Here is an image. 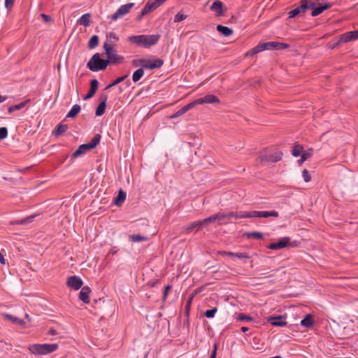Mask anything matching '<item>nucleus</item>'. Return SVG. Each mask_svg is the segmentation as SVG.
Returning <instances> with one entry per match:
<instances>
[{
  "label": "nucleus",
  "mask_w": 358,
  "mask_h": 358,
  "mask_svg": "<svg viewBox=\"0 0 358 358\" xmlns=\"http://www.w3.org/2000/svg\"><path fill=\"white\" fill-rule=\"evenodd\" d=\"M134 3H128L120 6L118 9L110 16V18L113 21H115L119 18H121L126 14H127L130 10L134 7Z\"/></svg>",
  "instance_id": "6e6552de"
},
{
  "label": "nucleus",
  "mask_w": 358,
  "mask_h": 358,
  "mask_svg": "<svg viewBox=\"0 0 358 358\" xmlns=\"http://www.w3.org/2000/svg\"><path fill=\"white\" fill-rule=\"evenodd\" d=\"M67 129L68 126L66 124H59L52 133L55 136H58L64 134Z\"/></svg>",
  "instance_id": "c756f323"
},
{
  "label": "nucleus",
  "mask_w": 358,
  "mask_h": 358,
  "mask_svg": "<svg viewBox=\"0 0 358 358\" xmlns=\"http://www.w3.org/2000/svg\"><path fill=\"white\" fill-rule=\"evenodd\" d=\"M300 156L301 159L303 160V162H305L308 159L303 153H301Z\"/></svg>",
  "instance_id": "69168bd1"
},
{
  "label": "nucleus",
  "mask_w": 358,
  "mask_h": 358,
  "mask_svg": "<svg viewBox=\"0 0 358 358\" xmlns=\"http://www.w3.org/2000/svg\"><path fill=\"white\" fill-rule=\"evenodd\" d=\"M159 38L160 35L159 34L137 35L129 36L128 38V41L131 43L148 48L150 46L157 44L159 40Z\"/></svg>",
  "instance_id": "f03ea898"
},
{
  "label": "nucleus",
  "mask_w": 358,
  "mask_h": 358,
  "mask_svg": "<svg viewBox=\"0 0 358 358\" xmlns=\"http://www.w3.org/2000/svg\"><path fill=\"white\" fill-rule=\"evenodd\" d=\"M217 350V344L215 343L213 345V351L210 353V355L209 358H215L216 357Z\"/></svg>",
  "instance_id": "5fc2aeb1"
},
{
  "label": "nucleus",
  "mask_w": 358,
  "mask_h": 358,
  "mask_svg": "<svg viewBox=\"0 0 358 358\" xmlns=\"http://www.w3.org/2000/svg\"><path fill=\"white\" fill-rule=\"evenodd\" d=\"M107 100V95H102L101 96V102L96 108L95 113L96 116H101L105 113Z\"/></svg>",
  "instance_id": "412c9836"
},
{
  "label": "nucleus",
  "mask_w": 358,
  "mask_h": 358,
  "mask_svg": "<svg viewBox=\"0 0 358 358\" xmlns=\"http://www.w3.org/2000/svg\"><path fill=\"white\" fill-rule=\"evenodd\" d=\"M90 22L91 15L90 13H85L78 20V23L80 25H83L85 27H89L90 24Z\"/></svg>",
  "instance_id": "393cba45"
},
{
  "label": "nucleus",
  "mask_w": 358,
  "mask_h": 358,
  "mask_svg": "<svg viewBox=\"0 0 358 358\" xmlns=\"http://www.w3.org/2000/svg\"><path fill=\"white\" fill-rule=\"evenodd\" d=\"M187 15L181 12L178 13L174 17V22H180L187 18Z\"/></svg>",
  "instance_id": "37998d69"
},
{
  "label": "nucleus",
  "mask_w": 358,
  "mask_h": 358,
  "mask_svg": "<svg viewBox=\"0 0 358 358\" xmlns=\"http://www.w3.org/2000/svg\"><path fill=\"white\" fill-rule=\"evenodd\" d=\"M217 220H220L223 219H230L229 218V213H218L215 214Z\"/></svg>",
  "instance_id": "a18cd8bd"
},
{
  "label": "nucleus",
  "mask_w": 358,
  "mask_h": 358,
  "mask_svg": "<svg viewBox=\"0 0 358 358\" xmlns=\"http://www.w3.org/2000/svg\"><path fill=\"white\" fill-rule=\"evenodd\" d=\"M194 297V295H192L189 299L188 301H187V303L185 305V309H186V312L187 313H189V307H190V305H191V303H192V300Z\"/></svg>",
  "instance_id": "4d7b16f0"
},
{
  "label": "nucleus",
  "mask_w": 358,
  "mask_h": 358,
  "mask_svg": "<svg viewBox=\"0 0 358 358\" xmlns=\"http://www.w3.org/2000/svg\"><path fill=\"white\" fill-rule=\"evenodd\" d=\"M108 65L109 61L101 59L99 53L94 54L87 64V68L93 72L104 70Z\"/></svg>",
  "instance_id": "20e7f679"
},
{
  "label": "nucleus",
  "mask_w": 358,
  "mask_h": 358,
  "mask_svg": "<svg viewBox=\"0 0 358 358\" xmlns=\"http://www.w3.org/2000/svg\"><path fill=\"white\" fill-rule=\"evenodd\" d=\"M203 227V225L202 221L197 220V221L191 222V223L187 224L186 226H185L183 227V230L186 233H190L194 229H195L196 231H198L201 230Z\"/></svg>",
  "instance_id": "dca6fc26"
},
{
  "label": "nucleus",
  "mask_w": 358,
  "mask_h": 358,
  "mask_svg": "<svg viewBox=\"0 0 358 358\" xmlns=\"http://www.w3.org/2000/svg\"><path fill=\"white\" fill-rule=\"evenodd\" d=\"M217 30L224 36H229L233 34L231 28L220 24L217 26Z\"/></svg>",
  "instance_id": "c85d7f7f"
},
{
  "label": "nucleus",
  "mask_w": 358,
  "mask_h": 358,
  "mask_svg": "<svg viewBox=\"0 0 358 358\" xmlns=\"http://www.w3.org/2000/svg\"><path fill=\"white\" fill-rule=\"evenodd\" d=\"M217 308H211V309H209V310H207L205 313H204V315L208 317V318H213L214 317L215 313H217Z\"/></svg>",
  "instance_id": "c03bdc74"
},
{
  "label": "nucleus",
  "mask_w": 358,
  "mask_h": 358,
  "mask_svg": "<svg viewBox=\"0 0 358 358\" xmlns=\"http://www.w3.org/2000/svg\"><path fill=\"white\" fill-rule=\"evenodd\" d=\"M101 135L96 134L91 141L87 143H84L80 145L78 148L72 154L73 158H77L79 156L86 153L87 152L94 148L97 144L100 142Z\"/></svg>",
  "instance_id": "423d86ee"
},
{
  "label": "nucleus",
  "mask_w": 358,
  "mask_h": 358,
  "mask_svg": "<svg viewBox=\"0 0 358 358\" xmlns=\"http://www.w3.org/2000/svg\"><path fill=\"white\" fill-rule=\"evenodd\" d=\"M330 8V4L329 3H326L323 6H320L318 7H316V8H313V11L311 13V15L313 17H315V16H317L318 15L321 14L324 10L328 9Z\"/></svg>",
  "instance_id": "bb28decb"
},
{
  "label": "nucleus",
  "mask_w": 358,
  "mask_h": 358,
  "mask_svg": "<svg viewBox=\"0 0 358 358\" xmlns=\"http://www.w3.org/2000/svg\"><path fill=\"white\" fill-rule=\"evenodd\" d=\"M238 320L241 321H252V318L245 314H240L238 316Z\"/></svg>",
  "instance_id": "8fccbe9b"
},
{
  "label": "nucleus",
  "mask_w": 358,
  "mask_h": 358,
  "mask_svg": "<svg viewBox=\"0 0 358 358\" xmlns=\"http://www.w3.org/2000/svg\"><path fill=\"white\" fill-rule=\"evenodd\" d=\"M352 41L348 32H345L341 35L339 40L336 42L334 46H338L341 43H345Z\"/></svg>",
  "instance_id": "f704fd0d"
},
{
  "label": "nucleus",
  "mask_w": 358,
  "mask_h": 358,
  "mask_svg": "<svg viewBox=\"0 0 358 358\" xmlns=\"http://www.w3.org/2000/svg\"><path fill=\"white\" fill-rule=\"evenodd\" d=\"M194 103L196 105L203 104V103H220L219 98L213 94H207L205 96L197 99L194 100Z\"/></svg>",
  "instance_id": "ddd939ff"
},
{
  "label": "nucleus",
  "mask_w": 358,
  "mask_h": 358,
  "mask_svg": "<svg viewBox=\"0 0 358 358\" xmlns=\"http://www.w3.org/2000/svg\"><path fill=\"white\" fill-rule=\"evenodd\" d=\"M127 77V75H124L123 76H121L118 78H117L115 80H114L113 83H111L110 84H109L106 87V90H108L110 88H111L112 87H114L115 85H117V84L120 83L121 82H122L123 80H125V78Z\"/></svg>",
  "instance_id": "a19ab883"
},
{
  "label": "nucleus",
  "mask_w": 358,
  "mask_h": 358,
  "mask_svg": "<svg viewBox=\"0 0 358 358\" xmlns=\"http://www.w3.org/2000/svg\"><path fill=\"white\" fill-rule=\"evenodd\" d=\"M302 176L305 182H308L310 180V176L309 175L308 171L306 169H304L302 171Z\"/></svg>",
  "instance_id": "603ef678"
},
{
  "label": "nucleus",
  "mask_w": 358,
  "mask_h": 358,
  "mask_svg": "<svg viewBox=\"0 0 358 358\" xmlns=\"http://www.w3.org/2000/svg\"><path fill=\"white\" fill-rule=\"evenodd\" d=\"M0 262L1 264H6V260L3 257V255L0 252Z\"/></svg>",
  "instance_id": "052dcab7"
},
{
  "label": "nucleus",
  "mask_w": 358,
  "mask_h": 358,
  "mask_svg": "<svg viewBox=\"0 0 358 358\" xmlns=\"http://www.w3.org/2000/svg\"><path fill=\"white\" fill-rule=\"evenodd\" d=\"M201 221H202L203 227H205V226H207V225L217 221V218H216L215 214H214L208 217H206V218L202 220Z\"/></svg>",
  "instance_id": "ea45409f"
},
{
  "label": "nucleus",
  "mask_w": 358,
  "mask_h": 358,
  "mask_svg": "<svg viewBox=\"0 0 358 358\" xmlns=\"http://www.w3.org/2000/svg\"><path fill=\"white\" fill-rule=\"evenodd\" d=\"M81 107L78 104H75L72 106L71 110L66 115V117L69 118H74L77 116V115L80 112Z\"/></svg>",
  "instance_id": "a878e982"
},
{
  "label": "nucleus",
  "mask_w": 358,
  "mask_h": 358,
  "mask_svg": "<svg viewBox=\"0 0 358 358\" xmlns=\"http://www.w3.org/2000/svg\"><path fill=\"white\" fill-rule=\"evenodd\" d=\"M251 218H267L269 217H273L275 218L279 216L278 212L275 210L271 211H263V210H252L250 211Z\"/></svg>",
  "instance_id": "9d476101"
},
{
  "label": "nucleus",
  "mask_w": 358,
  "mask_h": 358,
  "mask_svg": "<svg viewBox=\"0 0 358 358\" xmlns=\"http://www.w3.org/2000/svg\"><path fill=\"white\" fill-rule=\"evenodd\" d=\"M28 102H29V100H26V101H24L18 104L11 106L8 107V111L9 113H12L13 112H14L15 110H20V109L23 108Z\"/></svg>",
  "instance_id": "2f4dec72"
},
{
  "label": "nucleus",
  "mask_w": 358,
  "mask_h": 358,
  "mask_svg": "<svg viewBox=\"0 0 358 358\" xmlns=\"http://www.w3.org/2000/svg\"><path fill=\"white\" fill-rule=\"evenodd\" d=\"M41 17L44 20L45 22H50L51 20V17L48 15H45V14H43L42 13L41 15Z\"/></svg>",
  "instance_id": "13d9d810"
},
{
  "label": "nucleus",
  "mask_w": 358,
  "mask_h": 358,
  "mask_svg": "<svg viewBox=\"0 0 358 358\" xmlns=\"http://www.w3.org/2000/svg\"><path fill=\"white\" fill-rule=\"evenodd\" d=\"M117 252V250L114 248L111 249L109 252L110 254L115 255Z\"/></svg>",
  "instance_id": "774afa93"
},
{
  "label": "nucleus",
  "mask_w": 358,
  "mask_h": 358,
  "mask_svg": "<svg viewBox=\"0 0 358 358\" xmlns=\"http://www.w3.org/2000/svg\"><path fill=\"white\" fill-rule=\"evenodd\" d=\"M282 156V153L280 151H277L273 154H265V155H262L259 157V160L261 162H277L281 159Z\"/></svg>",
  "instance_id": "f8f14e48"
},
{
  "label": "nucleus",
  "mask_w": 358,
  "mask_h": 358,
  "mask_svg": "<svg viewBox=\"0 0 358 358\" xmlns=\"http://www.w3.org/2000/svg\"><path fill=\"white\" fill-rule=\"evenodd\" d=\"M315 3L310 0H302L300 2V6L294 8L288 13L289 18L295 17L300 13H304L306 10L313 8Z\"/></svg>",
  "instance_id": "0eeeda50"
},
{
  "label": "nucleus",
  "mask_w": 358,
  "mask_h": 358,
  "mask_svg": "<svg viewBox=\"0 0 358 358\" xmlns=\"http://www.w3.org/2000/svg\"><path fill=\"white\" fill-rule=\"evenodd\" d=\"M145 59H134L132 61V65L134 66H141L143 68V64H145Z\"/></svg>",
  "instance_id": "49530a36"
},
{
  "label": "nucleus",
  "mask_w": 358,
  "mask_h": 358,
  "mask_svg": "<svg viewBox=\"0 0 358 358\" xmlns=\"http://www.w3.org/2000/svg\"><path fill=\"white\" fill-rule=\"evenodd\" d=\"M58 349V345L56 343L32 344L28 346L29 352L36 355H47Z\"/></svg>",
  "instance_id": "7ed1b4c3"
},
{
  "label": "nucleus",
  "mask_w": 358,
  "mask_h": 358,
  "mask_svg": "<svg viewBox=\"0 0 358 358\" xmlns=\"http://www.w3.org/2000/svg\"><path fill=\"white\" fill-rule=\"evenodd\" d=\"M129 239L132 242H140L147 241L148 238L140 234H132L129 236Z\"/></svg>",
  "instance_id": "58836bf2"
},
{
  "label": "nucleus",
  "mask_w": 358,
  "mask_h": 358,
  "mask_svg": "<svg viewBox=\"0 0 358 358\" xmlns=\"http://www.w3.org/2000/svg\"><path fill=\"white\" fill-rule=\"evenodd\" d=\"M301 325L307 328H311L313 326V320L311 315H307L301 321Z\"/></svg>",
  "instance_id": "cd10ccee"
},
{
  "label": "nucleus",
  "mask_w": 358,
  "mask_h": 358,
  "mask_svg": "<svg viewBox=\"0 0 358 358\" xmlns=\"http://www.w3.org/2000/svg\"><path fill=\"white\" fill-rule=\"evenodd\" d=\"M144 71L143 69H138L135 71L132 75V80L134 83H137L143 76Z\"/></svg>",
  "instance_id": "473e14b6"
},
{
  "label": "nucleus",
  "mask_w": 358,
  "mask_h": 358,
  "mask_svg": "<svg viewBox=\"0 0 358 358\" xmlns=\"http://www.w3.org/2000/svg\"><path fill=\"white\" fill-rule=\"evenodd\" d=\"M49 334L51 335V336H55L57 334V331L56 330L53 329H50L48 331Z\"/></svg>",
  "instance_id": "680f3d73"
},
{
  "label": "nucleus",
  "mask_w": 358,
  "mask_h": 358,
  "mask_svg": "<svg viewBox=\"0 0 358 358\" xmlns=\"http://www.w3.org/2000/svg\"><path fill=\"white\" fill-rule=\"evenodd\" d=\"M127 194L126 193L120 189L118 192L117 196L115 198V203L116 206H120L126 199Z\"/></svg>",
  "instance_id": "7c9ffc66"
},
{
  "label": "nucleus",
  "mask_w": 358,
  "mask_h": 358,
  "mask_svg": "<svg viewBox=\"0 0 358 358\" xmlns=\"http://www.w3.org/2000/svg\"><path fill=\"white\" fill-rule=\"evenodd\" d=\"M290 241V238L285 236L282 238H280L278 242L276 243H272L268 246V248L271 250H279L282 249L285 247H287Z\"/></svg>",
  "instance_id": "4468645a"
},
{
  "label": "nucleus",
  "mask_w": 358,
  "mask_h": 358,
  "mask_svg": "<svg viewBox=\"0 0 358 358\" xmlns=\"http://www.w3.org/2000/svg\"><path fill=\"white\" fill-rule=\"evenodd\" d=\"M210 9L212 11L215 12V15L217 16L223 15L222 3L219 0L214 1L210 7Z\"/></svg>",
  "instance_id": "4be33fe9"
},
{
  "label": "nucleus",
  "mask_w": 358,
  "mask_h": 358,
  "mask_svg": "<svg viewBox=\"0 0 358 358\" xmlns=\"http://www.w3.org/2000/svg\"><path fill=\"white\" fill-rule=\"evenodd\" d=\"M145 15H143V9L141 10V13L138 15L137 19L140 20Z\"/></svg>",
  "instance_id": "0e129e2a"
},
{
  "label": "nucleus",
  "mask_w": 358,
  "mask_h": 358,
  "mask_svg": "<svg viewBox=\"0 0 358 358\" xmlns=\"http://www.w3.org/2000/svg\"><path fill=\"white\" fill-rule=\"evenodd\" d=\"M289 48V45L286 43H280L277 41H269L259 43L257 46L252 48L248 52L247 55L252 57L255 55L266 50H285Z\"/></svg>",
  "instance_id": "f257e3e1"
},
{
  "label": "nucleus",
  "mask_w": 358,
  "mask_h": 358,
  "mask_svg": "<svg viewBox=\"0 0 358 358\" xmlns=\"http://www.w3.org/2000/svg\"><path fill=\"white\" fill-rule=\"evenodd\" d=\"M231 217H234L236 219L251 218L250 211L229 212V218Z\"/></svg>",
  "instance_id": "5701e85b"
},
{
  "label": "nucleus",
  "mask_w": 358,
  "mask_h": 358,
  "mask_svg": "<svg viewBox=\"0 0 358 358\" xmlns=\"http://www.w3.org/2000/svg\"><path fill=\"white\" fill-rule=\"evenodd\" d=\"M194 106H196V104L194 101L184 106L180 109H179L177 112H176L173 115H170L169 118L174 119V118L178 117L179 116L185 114L186 112H187L190 109L193 108Z\"/></svg>",
  "instance_id": "a211bd4d"
},
{
  "label": "nucleus",
  "mask_w": 358,
  "mask_h": 358,
  "mask_svg": "<svg viewBox=\"0 0 358 358\" xmlns=\"http://www.w3.org/2000/svg\"><path fill=\"white\" fill-rule=\"evenodd\" d=\"M99 85V82L96 79H92L90 82V88L88 93L84 96V100H87L92 98L96 93Z\"/></svg>",
  "instance_id": "aec40b11"
},
{
  "label": "nucleus",
  "mask_w": 358,
  "mask_h": 358,
  "mask_svg": "<svg viewBox=\"0 0 358 358\" xmlns=\"http://www.w3.org/2000/svg\"><path fill=\"white\" fill-rule=\"evenodd\" d=\"M7 99L6 96H1L0 95V103L5 101Z\"/></svg>",
  "instance_id": "e2e57ef3"
},
{
  "label": "nucleus",
  "mask_w": 358,
  "mask_h": 358,
  "mask_svg": "<svg viewBox=\"0 0 358 358\" xmlns=\"http://www.w3.org/2000/svg\"><path fill=\"white\" fill-rule=\"evenodd\" d=\"M99 44V37L97 35H93L89 42H88V48L90 49L95 48Z\"/></svg>",
  "instance_id": "72a5a7b5"
},
{
  "label": "nucleus",
  "mask_w": 358,
  "mask_h": 358,
  "mask_svg": "<svg viewBox=\"0 0 358 358\" xmlns=\"http://www.w3.org/2000/svg\"><path fill=\"white\" fill-rule=\"evenodd\" d=\"M171 287H172L170 285H167L165 287L164 292H163V297H162L163 301H166V298L168 296L169 291L171 289Z\"/></svg>",
  "instance_id": "3c124183"
},
{
  "label": "nucleus",
  "mask_w": 358,
  "mask_h": 358,
  "mask_svg": "<svg viewBox=\"0 0 358 358\" xmlns=\"http://www.w3.org/2000/svg\"><path fill=\"white\" fill-rule=\"evenodd\" d=\"M14 3V0H5V7L8 10L10 9Z\"/></svg>",
  "instance_id": "6e6d98bb"
},
{
  "label": "nucleus",
  "mask_w": 358,
  "mask_h": 358,
  "mask_svg": "<svg viewBox=\"0 0 358 358\" xmlns=\"http://www.w3.org/2000/svg\"><path fill=\"white\" fill-rule=\"evenodd\" d=\"M103 49L107 57L106 61H109V64H117L123 62L124 57L117 54V52L113 46V44L104 43Z\"/></svg>",
  "instance_id": "39448f33"
},
{
  "label": "nucleus",
  "mask_w": 358,
  "mask_h": 358,
  "mask_svg": "<svg viewBox=\"0 0 358 358\" xmlns=\"http://www.w3.org/2000/svg\"><path fill=\"white\" fill-rule=\"evenodd\" d=\"M300 156L301 159L303 160V162H305L308 159L303 153H301Z\"/></svg>",
  "instance_id": "338daca9"
},
{
  "label": "nucleus",
  "mask_w": 358,
  "mask_h": 358,
  "mask_svg": "<svg viewBox=\"0 0 358 358\" xmlns=\"http://www.w3.org/2000/svg\"><path fill=\"white\" fill-rule=\"evenodd\" d=\"M35 215L27 217L20 221V224H26L27 223L31 222L34 220Z\"/></svg>",
  "instance_id": "864d4df0"
},
{
  "label": "nucleus",
  "mask_w": 358,
  "mask_h": 358,
  "mask_svg": "<svg viewBox=\"0 0 358 358\" xmlns=\"http://www.w3.org/2000/svg\"><path fill=\"white\" fill-rule=\"evenodd\" d=\"M90 292H91V289L88 286L82 287L80 292L79 293V299L80 301H82L85 304L90 303Z\"/></svg>",
  "instance_id": "f3484780"
},
{
  "label": "nucleus",
  "mask_w": 358,
  "mask_h": 358,
  "mask_svg": "<svg viewBox=\"0 0 358 358\" xmlns=\"http://www.w3.org/2000/svg\"><path fill=\"white\" fill-rule=\"evenodd\" d=\"M348 34H349L351 41L358 39V30L348 31Z\"/></svg>",
  "instance_id": "09e8293b"
},
{
  "label": "nucleus",
  "mask_w": 358,
  "mask_h": 358,
  "mask_svg": "<svg viewBox=\"0 0 358 358\" xmlns=\"http://www.w3.org/2000/svg\"><path fill=\"white\" fill-rule=\"evenodd\" d=\"M106 37L107 41L106 43L113 44V46H114V43L119 40V37L114 32H110L108 34H107Z\"/></svg>",
  "instance_id": "c9c22d12"
},
{
  "label": "nucleus",
  "mask_w": 358,
  "mask_h": 358,
  "mask_svg": "<svg viewBox=\"0 0 358 358\" xmlns=\"http://www.w3.org/2000/svg\"><path fill=\"white\" fill-rule=\"evenodd\" d=\"M302 153L308 159L309 157H311L313 151H312V150H308L303 152H302Z\"/></svg>",
  "instance_id": "bf43d9fd"
},
{
  "label": "nucleus",
  "mask_w": 358,
  "mask_h": 358,
  "mask_svg": "<svg viewBox=\"0 0 358 358\" xmlns=\"http://www.w3.org/2000/svg\"><path fill=\"white\" fill-rule=\"evenodd\" d=\"M248 238H254L256 239H260L263 237V234L259 231L248 232L246 234Z\"/></svg>",
  "instance_id": "79ce46f5"
},
{
  "label": "nucleus",
  "mask_w": 358,
  "mask_h": 358,
  "mask_svg": "<svg viewBox=\"0 0 358 358\" xmlns=\"http://www.w3.org/2000/svg\"><path fill=\"white\" fill-rule=\"evenodd\" d=\"M227 255L231 256V257H237L238 259H243V258L249 259V258H250V256L248 253H246V252H230L227 253Z\"/></svg>",
  "instance_id": "e433bc0d"
},
{
  "label": "nucleus",
  "mask_w": 358,
  "mask_h": 358,
  "mask_svg": "<svg viewBox=\"0 0 358 358\" xmlns=\"http://www.w3.org/2000/svg\"><path fill=\"white\" fill-rule=\"evenodd\" d=\"M83 280L80 277L77 275L70 276L66 281L67 286L75 290L80 289L83 286Z\"/></svg>",
  "instance_id": "9b49d317"
},
{
  "label": "nucleus",
  "mask_w": 358,
  "mask_h": 358,
  "mask_svg": "<svg viewBox=\"0 0 358 358\" xmlns=\"http://www.w3.org/2000/svg\"><path fill=\"white\" fill-rule=\"evenodd\" d=\"M268 321H269L273 326L285 327L287 325V322L282 315L270 316L268 317Z\"/></svg>",
  "instance_id": "6ab92c4d"
},
{
  "label": "nucleus",
  "mask_w": 358,
  "mask_h": 358,
  "mask_svg": "<svg viewBox=\"0 0 358 358\" xmlns=\"http://www.w3.org/2000/svg\"><path fill=\"white\" fill-rule=\"evenodd\" d=\"M8 136V129L5 127L0 128V140L4 139Z\"/></svg>",
  "instance_id": "de8ad7c7"
},
{
  "label": "nucleus",
  "mask_w": 358,
  "mask_h": 358,
  "mask_svg": "<svg viewBox=\"0 0 358 358\" xmlns=\"http://www.w3.org/2000/svg\"><path fill=\"white\" fill-rule=\"evenodd\" d=\"M164 64V61L161 59H145L143 68L146 69H159Z\"/></svg>",
  "instance_id": "2eb2a0df"
},
{
  "label": "nucleus",
  "mask_w": 358,
  "mask_h": 358,
  "mask_svg": "<svg viewBox=\"0 0 358 358\" xmlns=\"http://www.w3.org/2000/svg\"><path fill=\"white\" fill-rule=\"evenodd\" d=\"M4 318L9 320L12 323L17 324L21 327H25L26 322L17 317H15L10 314H4L3 315Z\"/></svg>",
  "instance_id": "b1692460"
},
{
  "label": "nucleus",
  "mask_w": 358,
  "mask_h": 358,
  "mask_svg": "<svg viewBox=\"0 0 358 358\" xmlns=\"http://www.w3.org/2000/svg\"><path fill=\"white\" fill-rule=\"evenodd\" d=\"M166 0H148L145 6L143 8V15H147L153 11Z\"/></svg>",
  "instance_id": "1a4fd4ad"
},
{
  "label": "nucleus",
  "mask_w": 358,
  "mask_h": 358,
  "mask_svg": "<svg viewBox=\"0 0 358 358\" xmlns=\"http://www.w3.org/2000/svg\"><path fill=\"white\" fill-rule=\"evenodd\" d=\"M303 150V148L301 145H295L292 150V153L294 157H299L301 155Z\"/></svg>",
  "instance_id": "4c0bfd02"
}]
</instances>
